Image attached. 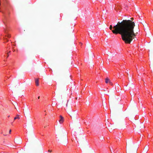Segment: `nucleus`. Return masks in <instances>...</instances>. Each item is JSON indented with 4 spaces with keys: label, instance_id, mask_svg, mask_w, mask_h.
Masks as SVG:
<instances>
[{
    "label": "nucleus",
    "instance_id": "1",
    "mask_svg": "<svg viewBox=\"0 0 153 153\" xmlns=\"http://www.w3.org/2000/svg\"><path fill=\"white\" fill-rule=\"evenodd\" d=\"M134 22L125 20H123L119 25H116L113 27L110 25L109 29L113 33L120 34L126 44H130L136 36L134 30Z\"/></svg>",
    "mask_w": 153,
    "mask_h": 153
},
{
    "label": "nucleus",
    "instance_id": "2",
    "mask_svg": "<svg viewBox=\"0 0 153 153\" xmlns=\"http://www.w3.org/2000/svg\"><path fill=\"white\" fill-rule=\"evenodd\" d=\"M4 7H3L2 9L1 10V1L0 0V10H2V12L4 15V19L3 20L4 25V26L3 27L4 30L6 34L5 37H4V42H6L8 41V38H9V12L8 5V0H4Z\"/></svg>",
    "mask_w": 153,
    "mask_h": 153
},
{
    "label": "nucleus",
    "instance_id": "3",
    "mask_svg": "<svg viewBox=\"0 0 153 153\" xmlns=\"http://www.w3.org/2000/svg\"><path fill=\"white\" fill-rule=\"evenodd\" d=\"M59 122L60 124L62 123L64 121V117L61 115L59 116Z\"/></svg>",
    "mask_w": 153,
    "mask_h": 153
},
{
    "label": "nucleus",
    "instance_id": "4",
    "mask_svg": "<svg viewBox=\"0 0 153 153\" xmlns=\"http://www.w3.org/2000/svg\"><path fill=\"white\" fill-rule=\"evenodd\" d=\"M9 54L8 52L7 53H5V54L4 55V62L6 61V59L7 58H8L9 56Z\"/></svg>",
    "mask_w": 153,
    "mask_h": 153
},
{
    "label": "nucleus",
    "instance_id": "5",
    "mask_svg": "<svg viewBox=\"0 0 153 153\" xmlns=\"http://www.w3.org/2000/svg\"><path fill=\"white\" fill-rule=\"evenodd\" d=\"M35 82L36 86L39 85V79H35Z\"/></svg>",
    "mask_w": 153,
    "mask_h": 153
},
{
    "label": "nucleus",
    "instance_id": "6",
    "mask_svg": "<svg viewBox=\"0 0 153 153\" xmlns=\"http://www.w3.org/2000/svg\"><path fill=\"white\" fill-rule=\"evenodd\" d=\"M105 83H108L109 82L110 84V85H112V83L109 81V79L108 78H107L105 79Z\"/></svg>",
    "mask_w": 153,
    "mask_h": 153
},
{
    "label": "nucleus",
    "instance_id": "7",
    "mask_svg": "<svg viewBox=\"0 0 153 153\" xmlns=\"http://www.w3.org/2000/svg\"><path fill=\"white\" fill-rule=\"evenodd\" d=\"M17 119H19V115H17L15 117H14V120Z\"/></svg>",
    "mask_w": 153,
    "mask_h": 153
},
{
    "label": "nucleus",
    "instance_id": "8",
    "mask_svg": "<svg viewBox=\"0 0 153 153\" xmlns=\"http://www.w3.org/2000/svg\"><path fill=\"white\" fill-rule=\"evenodd\" d=\"M51 152V151H50V150H48V152Z\"/></svg>",
    "mask_w": 153,
    "mask_h": 153
},
{
    "label": "nucleus",
    "instance_id": "9",
    "mask_svg": "<svg viewBox=\"0 0 153 153\" xmlns=\"http://www.w3.org/2000/svg\"><path fill=\"white\" fill-rule=\"evenodd\" d=\"M4 66H6V65H7V64H4Z\"/></svg>",
    "mask_w": 153,
    "mask_h": 153
},
{
    "label": "nucleus",
    "instance_id": "10",
    "mask_svg": "<svg viewBox=\"0 0 153 153\" xmlns=\"http://www.w3.org/2000/svg\"><path fill=\"white\" fill-rule=\"evenodd\" d=\"M39 98H40V96H39L38 97V99H39Z\"/></svg>",
    "mask_w": 153,
    "mask_h": 153
},
{
    "label": "nucleus",
    "instance_id": "11",
    "mask_svg": "<svg viewBox=\"0 0 153 153\" xmlns=\"http://www.w3.org/2000/svg\"><path fill=\"white\" fill-rule=\"evenodd\" d=\"M10 134L11 133V129H10Z\"/></svg>",
    "mask_w": 153,
    "mask_h": 153
},
{
    "label": "nucleus",
    "instance_id": "12",
    "mask_svg": "<svg viewBox=\"0 0 153 153\" xmlns=\"http://www.w3.org/2000/svg\"><path fill=\"white\" fill-rule=\"evenodd\" d=\"M9 133H10V130H9Z\"/></svg>",
    "mask_w": 153,
    "mask_h": 153
},
{
    "label": "nucleus",
    "instance_id": "13",
    "mask_svg": "<svg viewBox=\"0 0 153 153\" xmlns=\"http://www.w3.org/2000/svg\"><path fill=\"white\" fill-rule=\"evenodd\" d=\"M8 117H10V115H9V116H8Z\"/></svg>",
    "mask_w": 153,
    "mask_h": 153
}]
</instances>
